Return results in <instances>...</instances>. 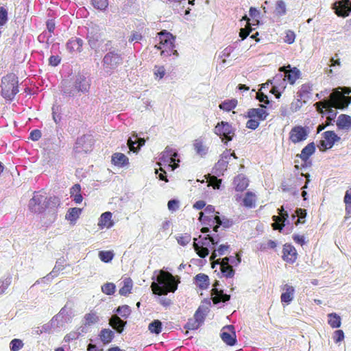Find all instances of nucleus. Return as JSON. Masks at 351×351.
<instances>
[{
    "label": "nucleus",
    "mask_w": 351,
    "mask_h": 351,
    "mask_svg": "<svg viewBox=\"0 0 351 351\" xmlns=\"http://www.w3.org/2000/svg\"><path fill=\"white\" fill-rule=\"evenodd\" d=\"M199 239L197 242V239H193V249H195L197 256L202 258H204L209 254L208 247L213 246L211 244L210 235L207 234L205 237L199 236Z\"/></svg>",
    "instance_id": "1a4fd4ad"
},
{
    "label": "nucleus",
    "mask_w": 351,
    "mask_h": 351,
    "mask_svg": "<svg viewBox=\"0 0 351 351\" xmlns=\"http://www.w3.org/2000/svg\"><path fill=\"white\" fill-rule=\"evenodd\" d=\"M60 206V199L57 196L47 197L41 191H35L27 205L30 212L35 214H41L47 209L56 211Z\"/></svg>",
    "instance_id": "f03ea898"
},
{
    "label": "nucleus",
    "mask_w": 351,
    "mask_h": 351,
    "mask_svg": "<svg viewBox=\"0 0 351 351\" xmlns=\"http://www.w3.org/2000/svg\"><path fill=\"white\" fill-rule=\"evenodd\" d=\"M257 197L255 193L247 191L242 197L243 206L247 208H253L256 206Z\"/></svg>",
    "instance_id": "393cba45"
},
{
    "label": "nucleus",
    "mask_w": 351,
    "mask_h": 351,
    "mask_svg": "<svg viewBox=\"0 0 351 351\" xmlns=\"http://www.w3.org/2000/svg\"><path fill=\"white\" fill-rule=\"evenodd\" d=\"M309 128L307 126L294 125L289 132V141L295 145L306 140L309 135Z\"/></svg>",
    "instance_id": "9d476101"
},
{
    "label": "nucleus",
    "mask_w": 351,
    "mask_h": 351,
    "mask_svg": "<svg viewBox=\"0 0 351 351\" xmlns=\"http://www.w3.org/2000/svg\"><path fill=\"white\" fill-rule=\"evenodd\" d=\"M344 204H346V209L347 213L351 210V188L346 191V195L343 197Z\"/></svg>",
    "instance_id": "09e8293b"
},
{
    "label": "nucleus",
    "mask_w": 351,
    "mask_h": 351,
    "mask_svg": "<svg viewBox=\"0 0 351 351\" xmlns=\"http://www.w3.org/2000/svg\"><path fill=\"white\" fill-rule=\"evenodd\" d=\"M114 226V221L112 219L111 212H104L99 218L98 226L99 228L103 230L104 228H111Z\"/></svg>",
    "instance_id": "412c9836"
},
{
    "label": "nucleus",
    "mask_w": 351,
    "mask_h": 351,
    "mask_svg": "<svg viewBox=\"0 0 351 351\" xmlns=\"http://www.w3.org/2000/svg\"><path fill=\"white\" fill-rule=\"evenodd\" d=\"M328 323L332 328H337L341 326V318L339 315L335 313H330L328 315Z\"/></svg>",
    "instance_id": "4c0bfd02"
},
{
    "label": "nucleus",
    "mask_w": 351,
    "mask_h": 351,
    "mask_svg": "<svg viewBox=\"0 0 351 351\" xmlns=\"http://www.w3.org/2000/svg\"><path fill=\"white\" fill-rule=\"evenodd\" d=\"M142 39V36L140 33L133 32L131 37L129 38V42L132 43L133 41L138 42Z\"/></svg>",
    "instance_id": "338daca9"
},
{
    "label": "nucleus",
    "mask_w": 351,
    "mask_h": 351,
    "mask_svg": "<svg viewBox=\"0 0 351 351\" xmlns=\"http://www.w3.org/2000/svg\"><path fill=\"white\" fill-rule=\"evenodd\" d=\"M83 46V40L80 38H72L66 44V48L71 53L80 52Z\"/></svg>",
    "instance_id": "bb28decb"
},
{
    "label": "nucleus",
    "mask_w": 351,
    "mask_h": 351,
    "mask_svg": "<svg viewBox=\"0 0 351 351\" xmlns=\"http://www.w3.org/2000/svg\"><path fill=\"white\" fill-rule=\"evenodd\" d=\"M82 213V209L79 208H69L67 213H66L65 219L69 221L75 223Z\"/></svg>",
    "instance_id": "72a5a7b5"
},
{
    "label": "nucleus",
    "mask_w": 351,
    "mask_h": 351,
    "mask_svg": "<svg viewBox=\"0 0 351 351\" xmlns=\"http://www.w3.org/2000/svg\"><path fill=\"white\" fill-rule=\"evenodd\" d=\"M162 322L159 319H154L148 325V330L151 332L158 335L162 332Z\"/></svg>",
    "instance_id": "58836bf2"
},
{
    "label": "nucleus",
    "mask_w": 351,
    "mask_h": 351,
    "mask_svg": "<svg viewBox=\"0 0 351 351\" xmlns=\"http://www.w3.org/2000/svg\"><path fill=\"white\" fill-rule=\"evenodd\" d=\"M260 108H250L246 112L245 117L249 119L245 123L246 128L256 130L260 125V122L268 117L269 113L265 110V106L260 104Z\"/></svg>",
    "instance_id": "39448f33"
},
{
    "label": "nucleus",
    "mask_w": 351,
    "mask_h": 351,
    "mask_svg": "<svg viewBox=\"0 0 351 351\" xmlns=\"http://www.w3.org/2000/svg\"><path fill=\"white\" fill-rule=\"evenodd\" d=\"M218 214L219 212H215V206L208 205L205 207L204 212L199 213V220L205 225L213 226V230L217 232V229L222 225Z\"/></svg>",
    "instance_id": "0eeeda50"
},
{
    "label": "nucleus",
    "mask_w": 351,
    "mask_h": 351,
    "mask_svg": "<svg viewBox=\"0 0 351 351\" xmlns=\"http://www.w3.org/2000/svg\"><path fill=\"white\" fill-rule=\"evenodd\" d=\"M275 13L276 15L282 16L286 14L287 13V8H286V4L282 0L277 1L276 3V8H275Z\"/></svg>",
    "instance_id": "ea45409f"
},
{
    "label": "nucleus",
    "mask_w": 351,
    "mask_h": 351,
    "mask_svg": "<svg viewBox=\"0 0 351 351\" xmlns=\"http://www.w3.org/2000/svg\"><path fill=\"white\" fill-rule=\"evenodd\" d=\"M84 324L87 326L94 324L97 323L99 320V317L95 312H90L89 313L84 315Z\"/></svg>",
    "instance_id": "a19ab883"
},
{
    "label": "nucleus",
    "mask_w": 351,
    "mask_h": 351,
    "mask_svg": "<svg viewBox=\"0 0 351 351\" xmlns=\"http://www.w3.org/2000/svg\"><path fill=\"white\" fill-rule=\"evenodd\" d=\"M256 99H258L261 102H264L265 104H269V101L268 100V97L263 93L258 92L256 94Z\"/></svg>",
    "instance_id": "0e129e2a"
},
{
    "label": "nucleus",
    "mask_w": 351,
    "mask_h": 351,
    "mask_svg": "<svg viewBox=\"0 0 351 351\" xmlns=\"http://www.w3.org/2000/svg\"><path fill=\"white\" fill-rule=\"evenodd\" d=\"M23 347V343L20 339H14L10 342L11 351H19Z\"/></svg>",
    "instance_id": "49530a36"
},
{
    "label": "nucleus",
    "mask_w": 351,
    "mask_h": 351,
    "mask_svg": "<svg viewBox=\"0 0 351 351\" xmlns=\"http://www.w3.org/2000/svg\"><path fill=\"white\" fill-rule=\"evenodd\" d=\"M195 280L197 287H199L200 290H206L209 285L208 276L204 274H197L195 277Z\"/></svg>",
    "instance_id": "2f4dec72"
},
{
    "label": "nucleus",
    "mask_w": 351,
    "mask_h": 351,
    "mask_svg": "<svg viewBox=\"0 0 351 351\" xmlns=\"http://www.w3.org/2000/svg\"><path fill=\"white\" fill-rule=\"evenodd\" d=\"M122 283H123V285L120 288L119 293L121 295H128L132 289V280L130 278H125Z\"/></svg>",
    "instance_id": "f704fd0d"
},
{
    "label": "nucleus",
    "mask_w": 351,
    "mask_h": 351,
    "mask_svg": "<svg viewBox=\"0 0 351 351\" xmlns=\"http://www.w3.org/2000/svg\"><path fill=\"white\" fill-rule=\"evenodd\" d=\"M60 62V58L58 56H51L49 58V63L51 66H56Z\"/></svg>",
    "instance_id": "680f3d73"
},
{
    "label": "nucleus",
    "mask_w": 351,
    "mask_h": 351,
    "mask_svg": "<svg viewBox=\"0 0 351 351\" xmlns=\"http://www.w3.org/2000/svg\"><path fill=\"white\" fill-rule=\"evenodd\" d=\"M167 208L171 211L176 210L178 208V202L176 199H171L167 203Z\"/></svg>",
    "instance_id": "e2e57ef3"
},
{
    "label": "nucleus",
    "mask_w": 351,
    "mask_h": 351,
    "mask_svg": "<svg viewBox=\"0 0 351 351\" xmlns=\"http://www.w3.org/2000/svg\"><path fill=\"white\" fill-rule=\"evenodd\" d=\"M219 285V282L215 281L214 285H213V289L211 290V295H213V302L215 304L220 303V302H226L230 300V295L223 293L222 290H218L217 287Z\"/></svg>",
    "instance_id": "a211bd4d"
},
{
    "label": "nucleus",
    "mask_w": 351,
    "mask_h": 351,
    "mask_svg": "<svg viewBox=\"0 0 351 351\" xmlns=\"http://www.w3.org/2000/svg\"><path fill=\"white\" fill-rule=\"evenodd\" d=\"M351 93V90L349 88L339 87L332 92L329 95L328 99H324L321 101H318L315 104L317 110L319 113H322L323 110L328 113L329 116L327 120H334L337 115L335 109L343 110L350 104L351 97L349 95Z\"/></svg>",
    "instance_id": "f257e3e1"
},
{
    "label": "nucleus",
    "mask_w": 351,
    "mask_h": 351,
    "mask_svg": "<svg viewBox=\"0 0 351 351\" xmlns=\"http://www.w3.org/2000/svg\"><path fill=\"white\" fill-rule=\"evenodd\" d=\"M230 258H218L211 262L212 268H215V266L219 265L220 273L218 274L220 278H234L235 271L232 268V265H230Z\"/></svg>",
    "instance_id": "6e6552de"
},
{
    "label": "nucleus",
    "mask_w": 351,
    "mask_h": 351,
    "mask_svg": "<svg viewBox=\"0 0 351 351\" xmlns=\"http://www.w3.org/2000/svg\"><path fill=\"white\" fill-rule=\"evenodd\" d=\"M233 184L235 191L243 192L249 186V180L245 176L240 174L234 177Z\"/></svg>",
    "instance_id": "4be33fe9"
},
{
    "label": "nucleus",
    "mask_w": 351,
    "mask_h": 351,
    "mask_svg": "<svg viewBox=\"0 0 351 351\" xmlns=\"http://www.w3.org/2000/svg\"><path fill=\"white\" fill-rule=\"evenodd\" d=\"M316 151V145L313 142L307 144L305 147L302 148L301 153L297 155L298 157L301 158L302 161L306 162L309 158L313 155Z\"/></svg>",
    "instance_id": "b1692460"
},
{
    "label": "nucleus",
    "mask_w": 351,
    "mask_h": 351,
    "mask_svg": "<svg viewBox=\"0 0 351 351\" xmlns=\"http://www.w3.org/2000/svg\"><path fill=\"white\" fill-rule=\"evenodd\" d=\"M178 243L182 246H185L190 243L191 235L189 233H182L176 238Z\"/></svg>",
    "instance_id": "37998d69"
},
{
    "label": "nucleus",
    "mask_w": 351,
    "mask_h": 351,
    "mask_svg": "<svg viewBox=\"0 0 351 351\" xmlns=\"http://www.w3.org/2000/svg\"><path fill=\"white\" fill-rule=\"evenodd\" d=\"M94 145V140L90 135L84 134L77 138L75 145V151L77 153L86 154L91 151Z\"/></svg>",
    "instance_id": "9b49d317"
},
{
    "label": "nucleus",
    "mask_w": 351,
    "mask_h": 351,
    "mask_svg": "<svg viewBox=\"0 0 351 351\" xmlns=\"http://www.w3.org/2000/svg\"><path fill=\"white\" fill-rule=\"evenodd\" d=\"M336 125L339 130H349L351 129V117L346 114L337 117Z\"/></svg>",
    "instance_id": "a878e982"
},
{
    "label": "nucleus",
    "mask_w": 351,
    "mask_h": 351,
    "mask_svg": "<svg viewBox=\"0 0 351 351\" xmlns=\"http://www.w3.org/2000/svg\"><path fill=\"white\" fill-rule=\"evenodd\" d=\"M193 148H195L197 154L201 156H204L207 154L208 147L204 144V142L201 139L197 138L193 141Z\"/></svg>",
    "instance_id": "473e14b6"
},
{
    "label": "nucleus",
    "mask_w": 351,
    "mask_h": 351,
    "mask_svg": "<svg viewBox=\"0 0 351 351\" xmlns=\"http://www.w3.org/2000/svg\"><path fill=\"white\" fill-rule=\"evenodd\" d=\"M156 282H153L151 285L152 293L156 295H165L177 290L178 285L175 278L168 271L160 270Z\"/></svg>",
    "instance_id": "7ed1b4c3"
},
{
    "label": "nucleus",
    "mask_w": 351,
    "mask_h": 351,
    "mask_svg": "<svg viewBox=\"0 0 351 351\" xmlns=\"http://www.w3.org/2000/svg\"><path fill=\"white\" fill-rule=\"evenodd\" d=\"M238 105V101L237 99H227L219 104V108L220 110H226L229 112L234 110Z\"/></svg>",
    "instance_id": "c9c22d12"
},
{
    "label": "nucleus",
    "mask_w": 351,
    "mask_h": 351,
    "mask_svg": "<svg viewBox=\"0 0 351 351\" xmlns=\"http://www.w3.org/2000/svg\"><path fill=\"white\" fill-rule=\"evenodd\" d=\"M295 215L298 217V220L295 221V225H298L299 223H303L304 221H302V219H305L306 216V211L304 208H297L295 210Z\"/></svg>",
    "instance_id": "3c124183"
},
{
    "label": "nucleus",
    "mask_w": 351,
    "mask_h": 351,
    "mask_svg": "<svg viewBox=\"0 0 351 351\" xmlns=\"http://www.w3.org/2000/svg\"><path fill=\"white\" fill-rule=\"evenodd\" d=\"M154 75L156 77H158L159 79H162L164 77V75H165V69L162 66H156Z\"/></svg>",
    "instance_id": "bf43d9fd"
},
{
    "label": "nucleus",
    "mask_w": 351,
    "mask_h": 351,
    "mask_svg": "<svg viewBox=\"0 0 351 351\" xmlns=\"http://www.w3.org/2000/svg\"><path fill=\"white\" fill-rule=\"evenodd\" d=\"M114 337V332L111 329H101L99 338L104 345L109 344Z\"/></svg>",
    "instance_id": "7c9ffc66"
},
{
    "label": "nucleus",
    "mask_w": 351,
    "mask_h": 351,
    "mask_svg": "<svg viewBox=\"0 0 351 351\" xmlns=\"http://www.w3.org/2000/svg\"><path fill=\"white\" fill-rule=\"evenodd\" d=\"M81 187L80 184H75L71 189V195L73 196L75 194H81Z\"/></svg>",
    "instance_id": "774afa93"
},
{
    "label": "nucleus",
    "mask_w": 351,
    "mask_h": 351,
    "mask_svg": "<svg viewBox=\"0 0 351 351\" xmlns=\"http://www.w3.org/2000/svg\"><path fill=\"white\" fill-rule=\"evenodd\" d=\"M228 250H230L229 245H220L219 247L214 250V252H212V255L210 256V261H215V258L218 256H223L225 255Z\"/></svg>",
    "instance_id": "e433bc0d"
},
{
    "label": "nucleus",
    "mask_w": 351,
    "mask_h": 351,
    "mask_svg": "<svg viewBox=\"0 0 351 351\" xmlns=\"http://www.w3.org/2000/svg\"><path fill=\"white\" fill-rule=\"evenodd\" d=\"M122 64V58L120 54L110 51L103 58V65L109 69H115Z\"/></svg>",
    "instance_id": "4468645a"
},
{
    "label": "nucleus",
    "mask_w": 351,
    "mask_h": 351,
    "mask_svg": "<svg viewBox=\"0 0 351 351\" xmlns=\"http://www.w3.org/2000/svg\"><path fill=\"white\" fill-rule=\"evenodd\" d=\"M227 258H230V263L232 265H237L240 264L241 262V256L239 255V254H237V255H235V256H230V257H227Z\"/></svg>",
    "instance_id": "69168bd1"
},
{
    "label": "nucleus",
    "mask_w": 351,
    "mask_h": 351,
    "mask_svg": "<svg viewBox=\"0 0 351 351\" xmlns=\"http://www.w3.org/2000/svg\"><path fill=\"white\" fill-rule=\"evenodd\" d=\"M111 163L114 167H123L128 165L129 159L125 154L117 152L111 156Z\"/></svg>",
    "instance_id": "5701e85b"
},
{
    "label": "nucleus",
    "mask_w": 351,
    "mask_h": 351,
    "mask_svg": "<svg viewBox=\"0 0 351 351\" xmlns=\"http://www.w3.org/2000/svg\"><path fill=\"white\" fill-rule=\"evenodd\" d=\"M333 341L336 343L342 341L344 339V333L341 330H337L333 332L332 335Z\"/></svg>",
    "instance_id": "864d4df0"
},
{
    "label": "nucleus",
    "mask_w": 351,
    "mask_h": 351,
    "mask_svg": "<svg viewBox=\"0 0 351 351\" xmlns=\"http://www.w3.org/2000/svg\"><path fill=\"white\" fill-rule=\"evenodd\" d=\"M99 258L101 259V262L109 263L114 258V253L112 251H101L98 254Z\"/></svg>",
    "instance_id": "79ce46f5"
},
{
    "label": "nucleus",
    "mask_w": 351,
    "mask_h": 351,
    "mask_svg": "<svg viewBox=\"0 0 351 351\" xmlns=\"http://www.w3.org/2000/svg\"><path fill=\"white\" fill-rule=\"evenodd\" d=\"M204 311L199 307L196 311L195 315H193V319H189L188 323H186V328L189 330H196L204 322Z\"/></svg>",
    "instance_id": "6ab92c4d"
},
{
    "label": "nucleus",
    "mask_w": 351,
    "mask_h": 351,
    "mask_svg": "<svg viewBox=\"0 0 351 351\" xmlns=\"http://www.w3.org/2000/svg\"><path fill=\"white\" fill-rule=\"evenodd\" d=\"M252 31V28L250 27V23H248L245 28H241L240 30V37L241 38V40L245 39Z\"/></svg>",
    "instance_id": "5fc2aeb1"
},
{
    "label": "nucleus",
    "mask_w": 351,
    "mask_h": 351,
    "mask_svg": "<svg viewBox=\"0 0 351 351\" xmlns=\"http://www.w3.org/2000/svg\"><path fill=\"white\" fill-rule=\"evenodd\" d=\"M280 71H285V76L284 80H287L290 84H294L296 80L299 78V70L294 68L291 70H285V67H280Z\"/></svg>",
    "instance_id": "cd10ccee"
},
{
    "label": "nucleus",
    "mask_w": 351,
    "mask_h": 351,
    "mask_svg": "<svg viewBox=\"0 0 351 351\" xmlns=\"http://www.w3.org/2000/svg\"><path fill=\"white\" fill-rule=\"evenodd\" d=\"M117 312L118 314L121 315V316L124 318H127L130 315V309L129 306L127 305H123L118 307L117 309Z\"/></svg>",
    "instance_id": "8fccbe9b"
},
{
    "label": "nucleus",
    "mask_w": 351,
    "mask_h": 351,
    "mask_svg": "<svg viewBox=\"0 0 351 351\" xmlns=\"http://www.w3.org/2000/svg\"><path fill=\"white\" fill-rule=\"evenodd\" d=\"M292 239L295 241V243H298L302 246L305 244V237L302 235L294 234L292 236Z\"/></svg>",
    "instance_id": "052dcab7"
},
{
    "label": "nucleus",
    "mask_w": 351,
    "mask_h": 351,
    "mask_svg": "<svg viewBox=\"0 0 351 351\" xmlns=\"http://www.w3.org/2000/svg\"><path fill=\"white\" fill-rule=\"evenodd\" d=\"M8 20V12L3 7H0V25H3Z\"/></svg>",
    "instance_id": "4d7b16f0"
},
{
    "label": "nucleus",
    "mask_w": 351,
    "mask_h": 351,
    "mask_svg": "<svg viewBox=\"0 0 351 351\" xmlns=\"http://www.w3.org/2000/svg\"><path fill=\"white\" fill-rule=\"evenodd\" d=\"M158 44L155 45V47L161 50V56L167 57L171 55L177 54V51L175 49L174 45V36L169 32L162 31L158 33Z\"/></svg>",
    "instance_id": "423d86ee"
},
{
    "label": "nucleus",
    "mask_w": 351,
    "mask_h": 351,
    "mask_svg": "<svg viewBox=\"0 0 351 351\" xmlns=\"http://www.w3.org/2000/svg\"><path fill=\"white\" fill-rule=\"evenodd\" d=\"M11 277H8L4 280H0V295L3 294L8 287L11 285Z\"/></svg>",
    "instance_id": "603ef678"
},
{
    "label": "nucleus",
    "mask_w": 351,
    "mask_h": 351,
    "mask_svg": "<svg viewBox=\"0 0 351 351\" xmlns=\"http://www.w3.org/2000/svg\"><path fill=\"white\" fill-rule=\"evenodd\" d=\"M220 337L226 345L234 346L236 342V335L234 331V326H223L221 332H220Z\"/></svg>",
    "instance_id": "f3484780"
},
{
    "label": "nucleus",
    "mask_w": 351,
    "mask_h": 351,
    "mask_svg": "<svg viewBox=\"0 0 351 351\" xmlns=\"http://www.w3.org/2000/svg\"><path fill=\"white\" fill-rule=\"evenodd\" d=\"M335 13L341 17H346L351 12V2L350 0H341L333 5Z\"/></svg>",
    "instance_id": "dca6fc26"
},
{
    "label": "nucleus",
    "mask_w": 351,
    "mask_h": 351,
    "mask_svg": "<svg viewBox=\"0 0 351 351\" xmlns=\"http://www.w3.org/2000/svg\"><path fill=\"white\" fill-rule=\"evenodd\" d=\"M18 85L19 80L16 75L13 73H8L1 79V95L5 99L11 101L19 93Z\"/></svg>",
    "instance_id": "20e7f679"
},
{
    "label": "nucleus",
    "mask_w": 351,
    "mask_h": 351,
    "mask_svg": "<svg viewBox=\"0 0 351 351\" xmlns=\"http://www.w3.org/2000/svg\"><path fill=\"white\" fill-rule=\"evenodd\" d=\"M92 5L95 9L104 10L108 6V0H91Z\"/></svg>",
    "instance_id": "c03bdc74"
},
{
    "label": "nucleus",
    "mask_w": 351,
    "mask_h": 351,
    "mask_svg": "<svg viewBox=\"0 0 351 351\" xmlns=\"http://www.w3.org/2000/svg\"><path fill=\"white\" fill-rule=\"evenodd\" d=\"M313 91V85L310 83L303 84L301 86L300 89H299L298 92V97L301 99V100L306 101L311 97V92Z\"/></svg>",
    "instance_id": "c85d7f7f"
},
{
    "label": "nucleus",
    "mask_w": 351,
    "mask_h": 351,
    "mask_svg": "<svg viewBox=\"0 0 351 351\" xmlns=\"http://www.w3.org/2000/svg\"><path fill=\"white\" fill-rule=\"evenodd\" d=\"M41 132L39 130L36 129L30 132L29 138H31L32 141H37L41 138Z\"/></svg>",
    "instance_id": "13d9d810"
},
{
    "label": "nucleus",
    "mask_w": 351,
    "mask_h": 351,
    "mask_svg": "<svg viewBox=\"0 0 351 351\" xmlns=\"http://www.w3.org/2000/svg\"><path fill=\"white\" fill-rule=\"evenodd\" d=\"M282 258L287 263H294L298 258V252L295 247L290 243L284 244Z\"/></svg>",
    "instance_id": "2eb2a0df"
},
{
    "label": "nucleus",
    "mask_w": 351,
    "mask_h": 351,
    "mask_svg": "<svg viewBox=\"0 0 351 351\" xmlns=\"http://www.w3.org/2000/svg\"><path fill=\"white\" fill-rule=\"evenodd\" d=\"M101 290L104 293L110 295L114 293L115 286L112 282H106L101 287Z\"/></svg>",
    "instance_id": "a18cd8bd"
},
{
    "label": "nucleus",
    "mask_w": 351,
    "mask_h": 351,
    "mask_svg": "<svg viewBox=\"0 0 351 351\" xmlns=\"http://www.w3.org/2000/svg\"><path fill=\"white\" fill-rule=\"evenodd\" d=\"M285 37H284V43L287 44H293L295 42V34L292 30H287L285 32Z\"/></svg>",
    "instance_id": "de8ad7c7"
},
{
    "label": "nucleus",
    "mask_w": 351,
    "mask_h": 351,
    "mask_svg": "<svg viewBox=\"0 0 351 351\" xmlns=\"http://www.w3.org/2000/svg\"><path fill=\"white\" fill-rule=\"evenodd\" d=\"M110 326L116 329L117 332L121 333L125 325V322L121 319L118 315H113L109 320Z\"/></svg>",
    "instance_id": "c756f323"
},
{
    "label": "nucleus",
    "mask_w": 351,
    "mask_h": 351,
    "mask_svg": "<svg viewBox=\"0 0 351 351\" xmlns=\"http://www.w3.org/2000/svg\"><path fill=\"white\" fill-rule=\"evenodd\" d=\"M215 133L217 136L227 141H230L234 135V130L226 121L219 122L215 126Z\"/></svg>",
    "instance_id": "f8f14e48"
},
{
    "label": "nucleus",
    "mask_w": 351,
    "mask_h": 351,
    "mask_svg": "<svg viewBox=\"0 0 351 351\" xmlns=\"http://www.w3.org/2000/svg\"><path fill=\"white\" fill-rule=\"evenodd\" d=\"M208 183L212 187L215 189H219L221 184V180L217 178L215 176L210 177V180H208Z\"/></svg>",
    "instance_id": "6e6d98bb"
},
{
    "label": "nucleus",
    "mask_w": 351,
    "mask_h": 351,
    "mask_svg": "<svg viewBox=\"0 0 351 351\" xmlns=\"http://www.w3.org/2000/svg\"><path fill=\"white\" fill-rule=\"evenodd\" d=\"M282 290L283 292L280 295V302L288 305L294 298L295 289L293 286L286 284L282 286Z\"/></svg>",
    "instance_id": "aec40b11"
},
{
    "label": "nucleus",
    "mask_w": 351,
    "mask_h": 351,
    "mask_svg": "<svg viewBox=\"0 0 351 351\" xmlns=\"http://www.w3.org/2000/svg\"><path fill=\"white\" fill-rule=\"evenodd\" d=\"M322 138L320 141L319 149L321 151H326L332 147L334 143L339 142L340 138L334 131H327L322 134Z\"/></svg>",
    "instance_id": "ddd939ff"
}]
</instances>
